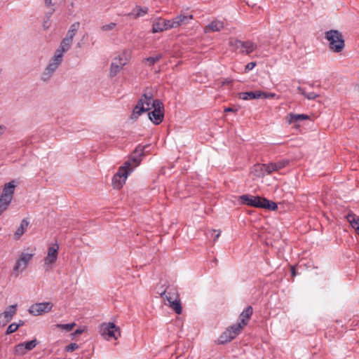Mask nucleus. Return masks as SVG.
<instances>
[{
    "label": "nucleus",
    "mask_w": 359,
    "mask_h": 359,
    "mask_svg": "<svg viewBox=\"0 0 359 359\" xmlns=\"http://www.w3.org/2000/svg\"><path fill=\"white\" fill-rule=\"evenodd\" d=\"M79 348V345L76 343H72L65 347V351L67 352H72Z\"/></svg>",
    "instance_id": "38"
},
{
    "label": "nucleus",
    "mask_w": 359,
    "mask_h": 359,
    "mask_svg": "<svg viewBox=\"0 0 359 359\" xmlns=\"http://www.w3.org/2000/svg\"><path fill=\"white\" fill-rule=\"evenodd\" d=\"M242 203L255 208H266L271 210L277 209V204L265 198L251 195H242L240 196Z\"/></svg>",
    "instance_id": "2"
},
{
    "label": "nucleus",
    "mask_w": 359,
    "mask_h": 359,
    "mask_svg": "<svg viewBox=\"0 0 359 359\" xmlns=\"http://www.w3.org/2000/svg\"><path fill=\"white\" fill-rule=\"evenodd\" d=\"M224 28V22L222 21L215 20L210 22L204 27L205 33L219 32Z\"/></svg>",
    "instance_id": "21"
},
{
    "label": "nucleus",
    "mask_w": 359,
    "mask_h": 359,
    "mask_svg": "<svg viewBox=\"0 0 359 359\" xmlns=\"http://www.w3.org/2000/svg\"><path fill=\"white\" fill-rule=\"evenodd\" d=\"M219 235H220V231H218V232H217V235L215 236V240L217 239V238H218V237L219 236Z\"/></svg>",
    "instance_id": "47"
},
{
    "label": "nucleus",
    "mask_w": 359,
    "mask_h": 359,
    "mask_svg": "<svg viewBox=\"0 0 359 359\" xmlns=\"http://www.w3.org/2000/svg\"><path fill=\"white\" fill-rule=\"evenodd\" d=\"M229 45L233 51L245 55H250L258 47L257 44L252 41H241L236 38H230Z\"/></svg>",
    "instance_id": "3"
},
{
    "label": "nucleus",
    "mask_w": 359,
    "mask_h": 359,
    "mask_svg": "<svg viewBox=\"0 0 359 359\" xmlns=\"http://www.w3.org/2000/svg\"><path fill=\"white\" fill-rule=\"evenodd\" d=\"M171 27L172 29L177 28L183 25H187V18L186 15L180 14L177 15L175 18L170 20Z\"/></svg>",
    "instance_id": "26"
},
{
    "label": "nucleus",
    "mask_w": 359,
    "mask_h": 359,
    "mask_svg": "<svg viewBox=\"0 0 359 359\" xmlns=\"http://www.w3.org/2000/svg\"><path fill=\"white\" fill-rule=\"evenodd\" d=\"M232 82L231 79H226L222 81V86L231 84Z\"/></svg>",
    "instance_id": "42"
},
{
    "label": "nucleus",
    "mask_w": 359,
    "mask_h": 359,
    "mask_svg": "<svg viewBox=\"0 0 359 359\" xmlns=\"http://www.w3.org/2000/svg\"><path fill=\"white\" fill-rule=\"evenodd\" d=\"M130 161H126L124 165L119 168L116 174L112 179V184L115 189H119L126 183L128 175L133 172V168H129Z\"/></svg>",
    "instance_id": "6"
},
{
    "label": "nucleus",
    "mask_w": 359,
    "mask_h": 359,
    "mask_svg": "<svg viewBox=\"0 0 359 359\" xmlns=\"http://www.w3.org/2000/svg\"><path fill=\"white\" fill-rule=\"evenodd\" d=\"M17 304L8 306L6 310L0 313V326H4L9 323L17 313Z\"/></svg>",
    "instance_id": "16"
},
{
    "label": "nucleus",
    "mask_w": 359,
    "mask_h": 359,
    "mask_svg": "<svg viewBox=\"0 0 359 359\" xmlns=\"http://www.w3.org/2000/svg\"><path fill=\"white\" fill-rule=\"evenodd\" d=\"M23 325H24V322L21 320L19 321V323H14L11 324L8 327L6 334H10L15 332L20 326H22Z\"/></svg>",
    "instance_id": "33"
},
{
    "label": "nucleus",
    "mask_w": 359,
    "mask_h": 359,
    "mask_svg": "<svg viewBox=\"0 0 359 359\" xmlns=\"http://www.w3.org/2000/svg\"><path fill=\"white\" fill-rule=\"evenodd\" d=\"M43 27L47 29L49 27V22H45L43 24Z\"/></svg>",
    "instance_id": "46"
},
{
    "label": "nucleus",
    "mask_w": 359,
    "mask_h": 359,
    "mask_svg": "<svg viewBox=\"0 0 359 359\" xmlns=\"http://www.w3.org/2000/svg\"><path fill=\"white\" fill-rule=\"evenodd\" d=\"M276 95L273 93H265L262 91V99L274 98Z\"/></svg>",
    "instance_id": "39"
},
{
    "label": "nucleus",
    "mask_w": 359,
    "mask_h": 359,
    "mask_svg": "<svg viewBox=\"0 0 359 359\" xmlns=\"http://www.w3.org/2000/svg\"><path fill=\"white\" fill-rule=\"evenodd\" d=\"M37 344L38 341L36 339L20 343L14 347L13 353L16 355H24L27 352L34 349Z\"/></svg>",
    "instance_id": "14"
},
{
    "label": "nucleus",
    "mask_w": 359,
    "mask_h": 359,
    "mask_svg": "<svg viewBox=\"0 0 359 359\" xmlns=\"http://www.w3.org/2000/svg\"><path fill=\"white\" fill-rule=\"evenodd\" d=\"M147 12H148L147 8H146V7L142 8L140 6H136L130 15H131L134 18H137L139 17L144 16L146 13H147Z\"/></svg>",
    "instance_id": "30"
},
{
    "label": "nucleus",
    "mask_w": 359,
    "mask_h": 359,
    "mask_svg": "<svg viewBox=\"0 0 359 359\" xmlns=\"http://www.w3.org/2000/svg\"><path fill=\"white\" fill-rule=\"evenodd\" d=\"M186 18H187V23L188 24L189 20L193 19V15H186Z\"/></svg>",
    "instance_id": "45"
},
{
    "label": "nucleus",
    "mask_w": 359,
    "mask_h": 359,
    "mask_svg": "<svg viewBox=\"0 0 359 359\" xmlns=\"http://www.w3.org/2000/svg\"><path fill=\"white\" fill-rule=\"evenodd\" d=\"M292 276H295V271H294V269H292Z\"/></svg>",
    "instance_id": "48"
},
{
    "label": "nucleus",
    "mask_w": 359,
    "mask_h": 359,
    "mask_svg": "<svg viewBox=\"0 0 359 359\" xmlns=\"http://www.w3.org/2000/svg\"><path fill=\"white\" fill-rule=\"evenodd\" d=\"M172 29L170 20L157 18L154 20L152 23V33L162 32Z\"/></svg>",
    "instance_id": "15"
},
{
    "label": "nucleus",
    "mask_w": 359,
    "mask_h": 359,
    "mask_svg": "<svg viewBox=\"0 0 359 359\" xmlns=\"http://www.w3.org/2000/svg\"><path fill=\"white\" fill-rule=\"evenodd\" d=\"M355 231H356V233H357L358 234V236H359V227H358V226L357 227V230H356Z\"/></svg>",
    "instance_id": "49"
},
{
    "label": "nucleus",
    "mask_w": 359,
    "mask_h": 359,
    "mask_svg": "<svg viewBox=\"0 0 359 359\" xmlns=\"http://www.w3.org/2000/svg\"><path fill=\"white\" fill-rule=\"evenodd\" d=\"M237 111L236 109L231 108V107H226L224 109V112H236Z\"/></svg>",
    "instance_id": "43"
},
{
    "label": "nucleus",
    "mask_w": 359,
    "mask_h": 359,
    "mask_svg": "<svg viewBox=\"0 0 359 359\" xmlns=\"http://www.w3.org/2000/svg\"><path fill=\"white\" fill-rule=\"evenodd\" d=\"M34 255V252L33 250L21 252L19 257L16 259L13 271L17 272L18 274L25 271Z\"/></svg>",
    "instance_id": "10"
},
{
    "label": "nucleus",
    "mask_w": 359,
    "mask_h": 359,
    "mask_svg": "<svg viewBox=\"0 0 359 359\" xmlns=\"http://www.w3.org/2000/svg\"><path fill=\"white\" fill-rule=\"evenodd\" d=\"M100 334L107 340H115L121 336L120 328L114 323H104L100 327Z\"/></svg>",
    "instance_id": "9"
},
{
    "label": "nucleus",
    "mask_w": 359,
    "mask_h": 359,
    "mask_svg": "<svg viewBox=\"0 0 359 359\" xmlns=\"http://www.w3.org/2000/svg\"><path fill=\"white\" fill-rule=\"evenodd\" d=\"M257 65L256 62H251L245 65V70L246 72L252 70Z\"/></svg>",
    "instance_id": "40"
},
{
    "label": "nucleus",
    "mask_w": 359,
    "mask_h": 359,
    "mask_svg": "<svg viewBox=\"0 0 359 359\" xmlns=\"http://www.w3.org/2000/svg\"><path fill=\"white\" fill-rule=\"evenodd\" d=\"M16 187L17 183L15 180L6 183L3 187L2 192L0 195V199L11 203Z\"/></svg>",
    "instance_id": "13"
},
{
    "label": "nucleus",
    "mask_w": 359,
    "mask_h": 359,
    "mask_svg": "<svg viewBox=\"0 0 359 359\" xmlns=\"http://www.w3.org/2000/svg\"><path fill=\"white\" fill-rule=\"evenodd\" d=\"M297 90L302 95H304L306 99L309 100H315L319 97V95L314 92L306 93L304 88L300 86L297 88Z\"/></svg>",
    "instance_id": "31"
},
{
    "label": "nucleus",
    "mask_w": 359,
    "mask_h": 359,
    "mask_svg": "<svg viewBox=\"0 0 359 359\" xmlns=\"http://www.w3.org/2000/svg\"><path fill=\"white\" fill-rule=\"evenodd\" d=\"M72 42V40L65 37L54 54L63 59L65 53L70 49Z\"/></svg>",
    "instance_id": "18"
},
{
    "label": "nucleus",
    "mask_w": 359,
    "mask_h": 359,
    "mask_svg": "<svg viewBox=\"0 0 359 359\" xmlns=\"http://www.w3.org/2000/svg\"><path fill=\"white\" fill-rule=\"evenodd\" d=\"M346 218L351 226L356 231L357 227H359V218L353 214H348Z\"/></svg>",
    "instance_id": "32"
},
{
    "label": "nucleus",
    "mask_w": 359,
    "mask_h": 359,
    "mask_svg": "<svg viewBox=\"0 0 359 359\" xmlns=\"http://www.w3.org/2000/svg\"><path fill=\"white\" fill-rule=\"evenodd\" d=\"M145 147L142 146H138L135 151L133 156L128 161L130 162V165L129 168H133L137 167L142 161V156L144 154V150Z\"/></svg>",
    "instance_id": "17"
},
{
    "label": "nucleus",
    "mask_w": 359,
    "mask_h": 359,
    "mask_svg": "<svg viewBox=\"0 0 359 359\" xmlns=\"http://www.w3.org/2000/svg\"><path fill=\"white\" fill-rule=\"evenodd\" d=\"M44 3L46 6H50L53 5V0H44Z\"/></svg>",
    "instance_id": "44"
},
{
    "label": "nucleus",
    "mask_w": 359,
    "mask_h": 359,
    "mask_svg": "<svg viewBox=\"0 0 359 359\" xmlns=\"http://www.w3.org/2000/svg\"><path fill=\"white\" fill-rule=\"evenodd\" d=\"M116 26V24L114 23V22H110L109 24H107V25H102L101 27V29L103 31V32H109V31H111V30H113Z\"/></svg>",
    "instance_id": "37"
},
{
    "label": "nucleus",
    "mask_w": 359,
    "mask_h": 359,
    "mask_svg": "<svg viewBox=\"0 0 359 359\" xmlns=\"http://www.w3.org/2000/svg\"><path fill=\"white\" fill-rule=\"evenodd\" d=\"M53 307V304L50 302L34 303L29 306L28 312L34 316H39L51 311Z\"/></svg>",
    "instance_id": "11"
},
{
    "label": "nucleus",
    "mask_w": 359,
    "mask_h": 359,
    "mask_svg": "<svg viewBox=\"0 0 359 359\" xmlns=\"http://www.w3.org/2000/svg\"><path fill=\"white\" fill-rule=\"evenodd\" d=\"M62 58L53 54V57H51V58L49 60L48 63L46 67L55 72L59 66L62 64Z\"/></svg>",
    "instance_id": "23"
},
{
    "label": "nucleus",
    "mask_w": 359,
    "mask_h": 359,
    "mask_svg": "<svg viewBox=\"0 0 359 359\" xmlns=\"http://www.w3.org/2000/svg\"><path fill=\"white\" fill-rule=\"evenodd\" d=\"M129 55L125 50L114 57L109 71L111 77L115 76L129 61Z\"/></svg>",
    "instance_id": "8"
},
{
    "label": "nucleus",
    "mask_w": 359,
    "mask_h": 359,
    "mask_svg": "<svg viewBox=\"0 0 359 359\" xmlns=\"http://www.w3.org/2000/svg\"><path fill=\"white\" fill-rule=\"evenodd\" d=\"M244 327L241 323H237L229 327L224 331L219 338V343L224 344L233 339L241 331Z\"/></svg>",
    "instance_id": "12"
},
{
    "label": "nucleus",
    "mask_w": 359,
    "mask_h": 359,
    "mask_svg": "<svg viewBox=\"0 0 359 359\" xmlns=\"http://www.w3.org/2000/svg\"><path fill=\"white\" fill-rule=\"evenodd\" d=\"M151 109L149 118L154 124H160L164 116L163 103L158 100H154L151 91L145 92L135 107L131 115L132 119H137L143 112Z\"/></svg>",
    "instance_id": "1"
},
{
    "label": "nucleus",
    "mask_w": 359,
    "mask_h": 359,
    "mask_svg": "<svg viewBox=\"0 0 359 359\" xmlns=\"http://www.w3.org/2000/svg\"><path fill=\"white\" fill-rule=\"evenodd\" d=\"M266 168V164H257L252 168L250 172L256 177H262L267 175Z\"/></svg>",
    "instance_id": "24"
},
{
    "label": "nucleus",
    "mask_w": 359,
    "mask_h": 359,
    "mask_svg": "<svg viewBox=\"0 0 359 359\" xmlns=\"http://www.w3.org/2000/svg\"><path fill=\"white\" fill-rule=\"evenodd\" d=\"M309 119V116L306 114H296L290 113L287 116V121L289 124H294L295 128L299 127L298 123Z\"/></svg>",
    "instance_id": "20"
},
{
    "label": "nucleus",
    "mask_w": 359,
    "mask_h": 359,
    "mask_svg": "<svg viewBox=\"0 0 359 359\" xmlns=\"http://www.w3.org/2000/svg\"><path fill=\"white\" fill-rule=\"evenodd\" d=\"M29 225V222L24 219L21 221L20 226L17 229L15 232L14 233V237L15 239L20 238L24 233L27 231Z\"/></svg>",
    "instance_id": "27"
},
{
    "label": "nucleus",
    "mask_w": 359,
    "mask_h": 359,
    "mask_svg": "<svg viewBox=\"0 0 359 359\" xmlns=\"http://www.w3.org/2000/svg\"><path fill=\"white\" fill-rule=\"evenodd\" d=\"M161 296L163 298L164 301L166 300L168 302V303L165 302V304L172 308L176 313L180 314L182 313L180 299L175 289L164 291L161 294Z\"/></svg>",
    "instance_id": "5"
},
{
    "label": "nucleus",
    "mask_w": 359,
    "mask_h": 359,
    "mask_svg": "<svg viewBox=\"0 0 359 359\" xmlns=\"http://www.w3.org/2000/svg\"><path fill=\"white\" fill-rule=\"evenodd\" d=\"M239 98L243 100L262 99V90L241 93Z\"/></svg>",
    "instance_id": "22"
},
{
    "label": "nucleus",
    "mask_w": 359,
    "mask_h": 359,
    "mask_svg": "<svg viewBox=\"0 0 359 359\" xmlns=\"http://www.w3.org/2000/svg\"><path fill=\"white\" fill-rule=\"evenodd\" d=\"M76 326L75 323H69V324H56L55 325V327L64 330L67 332H70L73 330V328Z\"/></svg>",
    "instance_id": "34"
},
{
    "label": "nucleus",
    "mask_w": 359,
    "mask_h": 359,
    "mask_svg": "<svg viewBox=\"0 0 359 359\" xmlns=\"http://www.w3.org/2000/svg\"><path fill=\"white\" fill-rule=\"evenodd\" d=\"M79 26H80V23L79 22H76L73 23L70 26L65 38H67V39L73 41V39H74V36L76 35V33L77 32V31L79 28Z\"/></svg>",
    "instance_id": "28"
},
{
    "label": "nucleus",
    "mask_w": 359,
    "mask_h": 359,
    "mask_svg": "<svg viewBox=\"0 0 359 359\" xmlns=\"http://www.w3.org/2000/svg\"><path fill=\"white\" fill-rule=\"evenodd\" d=\"M84 332L83 329H77L72 334V337L82 334Z\"/></svg>",
    "instance_id": "41"
},
{
    "label": "nucleus",
    "mask_w": 359,
    "mask_h": 359,
    "mask_svg": "<svg viewBox=\"0 0 359 359\" xmlns=\"http://www.w3.org/2000/svg\"><path fill=\"white\" fill-rule=\"evenodd\" d=\"M325 39L329 41L330 48L334 53L341 52L344 48L343 36L337 30H330L325 32Z\"/></svg>",
    "instance_id": "4"
},
{
    "label": "nucleus",
    "mask_w": 359,
    "mask_h": 359,
    "mask_svg": "<svg viewBox=\"0 0 359 359\" xmlns=\"http://www.w3.org/2000/svg\"><path fill=\"white\" fill-rule=\"evenodd\" d=\"M59 249V245L56 243L48 248L46 255L43 260V267L46 270L49 271L53 269L58 259Z\"/></svg>",
    "instance_id": "7"
},
{
    "label": "nucleus",
    "mask_w": 359,
    "mask_h": 359,
    "mask_svg": "<svg viewBox=\"0 0 359 359\" xmlns=\"http://www.w3.org/2000/svg\"><path fill=\"white\" fill-rule=\"evenodd\" d=\"M10 205V203L0 199V216L8 208Z\"/></svg>",
    "instance_id": "36"
},
{
    "label": "nucleus",
    "mask_w": 359,
    "mask_h": 359,
    "mask_svg": "<svg viewBox=\"0 0 359 359\" xmlns=\"http://www.w3.org/2000/svg\"><path fill=\"white\" fill-rule=\"evenodd\" d=\"M55 72L50 69H48L47 67H45L44 69L41 74L40 79L43 82H48L49 81Z\"/></svg>",
    "instance_id": "29"
},
{
    "label": "nucleus",
    "mask_w": 359,
    "mask_h": 359,
    "mask_svg": "<svg viewBox=\"0 0 359 359\" xmlns=\"http://www.w3.org/2000/svg\"><path fill=\"white\" fill-rule=\"evenodd\" d=\"M252 314V308L251 306H248L240 316L241 321L238 323H241V325L245 327L250 318Z\"/></svg>",
    "instance_id": "25"
},
{
    "label": "nucleus",
    "mask_w": 359,
    "mask_h": 359,
    "mask_svg": "<svg viewBox=\"0 0 359 359\" xmlns=\"http://www.w3.org/2000/svg\"><path fill=\"white\" fill-rule=\"evenodd\" d=\"M288 164V161L286 160H282L277 162L269 163L266 164V174L270 175L273 172H276L282 168H285Z\"/></svg>",
    "instance_id": "19"
},
{
    "label": "nucleus",
    "mask_w": 359,
    "mask_h": 359,
    "mask_svg": "<svg viewBox=\"0 0 359 359\" xmlns=\"http://www.w3.org/2000/svg\"><path fill=\"white\" fill-rule=\"evenodd\" d=\"M163 57L162 54H158L154 57H149L145 59V62L149 66L154 65Z\"/></svg>",
    "instance_id": "35"
}]
</instances>
